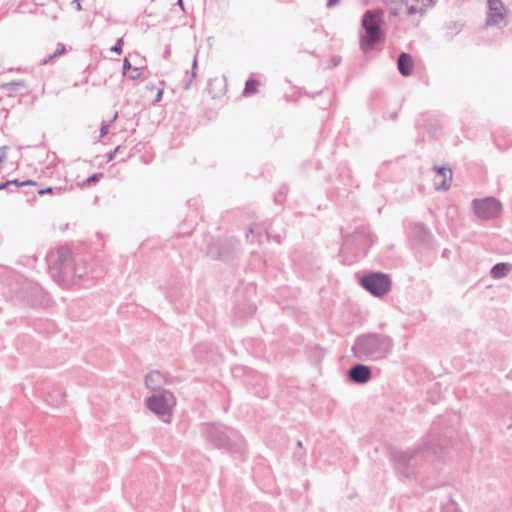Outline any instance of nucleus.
Wrapping results in <instances>:
<instances>
[{
	"mask_svg": "<svg viewBox=\"0 0 512 512\" xmlns=\"http://www.w3.org/2000/svg\"><path fill=\"white\" fill-rule=\"evenodd\" d=\"M49 273L51 277L62 286L76 284L83 279V274L78 273L79 263L72 258V253L67 247H60L57 251L47 256Z\"/></svg>",
	"mask_w": 512,
	"mask_h": 512,
	"instance_id": "f257e3e1",
	"label": "nucleus"
},
{
	"mask_svg": "<svg viewBox=\"0 0 512 512\" xmlns=\"http://www.w3.org/2000/svg\"><path fill=\"white\" fill-rule=\"evenodd\" d=\"M393 339L380 333H367L358 336L352 352L361 361H377L388 356L393 348Z\"/></svg>",
	"mask_w": 512,
	"mask_h": 512,
	"instance_id": "f03ea898",
	"label": "nucleus"
},
{
	"mask_svg": "<svg viewBox=\"0 0 512 512\" xmlns=\"http://www.w3.org/2000/svg\"><path fill=\"white\" fill-rule=\"evenodd\" d=\"M440 447L431 441L425 442L422 446L407 451L392 450L391 457L396 469L405 477L415 475V467L431 455L437 454Z\"/></svg>",
	"mask_w": 512,
	"mask_h": 512,
	"instance_id": "7ed1b4c3",
	"label": "nucleus"
},
{
	"mask_svg": "<svg viewBox=\"0 0 512 512\" xmlns=\"http://www.w3.org/2000/svg\"><path fill=\"white\" fill-rule=\"evenodd\" d=\"M384 23V11L382 9L367 10L362 16L361 25L365 34L360 37V47L364 52H369L374 46L385 39L382 29Z\"/></svg>",
	"mask_w": 512,
	"mask_h": 512,
	"instance_id": "20e7f679",
	"label": "nucleus"
},
{
	"mask_svg": "<svg viewBox=\"0 0 512 512\" xmlns=\"http://www.w3.org/2000/svg\"><path fill=\"white\" fill-rule=\"evenodd\" d=\"M205 435L207 441L216 448L243 454L244 438L235 429L223 425H209Z\"/></svg>",
	"mask_w": 512,
	"mask_h": 512,
	"instance_id": "39448f33",
	"label": "nucleus"
},
{
	"mask_svg": "<svg viewBox=\"0 0 512 512\" xmlns=\"http://www.w3.org/2000/svg\"><path fill=\"white\" fill-rule=\"evenodd\" d=\"M360 285L373 296L382 297L389 292L391 279L382 272H370L361 277Z\"/></svg>",
	"mask_w": 512,
	"mask_h": 512,
	"instance_id": "423d86ee",
	"label": "nucleus"
},
{
	"mask_svg": "<svg viewBox=\"0 0 512 512\" xmlns=\"http://www.w3.org/2000/svg\"><path fill=\"white\" fill-rule=\"evenodd\" d=\"M501 203L494 197L473 199L472 209L479 218L490 220L496 218L501 212Z\"/></svg>",
	"mask_w": 512,
	"mask_h": 512,
	"instance_id": "0eeeda50",
	"label": "nucleus"
},
{
	"mask_svg": "<svg viewBox=\"0 0 512 512\" xmlns=\"http://www.w3.org/2000/svg\"><path fill=\"white\" fill-rule=\"evenodd\" d=\"M175 398L170 391L162 390L146 400L147 407L155 414L164 416L170 413Z\"/></svg>",
	"mask_w": 512,
	"mask_h": 512,
	"instance_id": "6e6552de",
	"label": "nucleus"
},
{
	"mask_svg": "<svg viewBox=\"0 0 512 512\" xmlns=\"http://www.w3.org/2000/svg\"><path fill=\"white\" fill-rule=\"evenodd\" d=\"M505 8L501 0H488V16L486 25L500 24L505 19Z\"/></svg>",
	"mask_w": 512,
	"mask_h": 512,
	"instance_id": "1a4fd4ad",
	"label": "nucleus"
},
{
	"mask_svg": "<svg viewBox=\"0 0 512 512\" xmlns=\"http://www.w3.org/2000/svg\"><path fill=\"white\" fill-rule=\"evenodd\" d=\"M348 379L356 384L367 383L372 376L371 368L364 364H355L347 372Z\"/></svg>",
	"mask_w": 512,
	"mask_h": 512,
	"instance_id": "9d476101",
	"label": "nucleus"
},
{
	"mask_svg": "<svg viewBox=\"0 0 512 512\" xmlns=\"http://www.w3.org/2000/svg\"><path fill=\"white\" fill-rule=\"evenodd\" d=\"M397 66L402 76H410L413 72L414 64L409 53L402 52L398 56Z\"/></svg>",
	"mask_w": 512,
	"mask_h": 512,
	"instance_id": "9b49d317",
	"label": "nucleus"
},
{
	"mask_svg": "<svg viewBox=\"0 0 512 512\" xmlns=\"http://www.w3.org/2000/svg\"><path fill=\"white\" fill-rule=\"evenodd\" d=\"M164 384V377L158 371H151L145 377V385L148 389L152 391H157L161 389Z\"/></svg>",
	"mask_w": 512,
	"mask_h": 512,
	"instance_id": "f8f14e48",
	"label": "nucleus"
},
{
	"mask_svg": "<svg viewBox=\"0 0 512 512\" xmlns=\"http://www.w3.org/2000/svg\"><path fill=\"white\" fill-rule=\"evenodd\" d=\"M432 0H408L407 8L408 15H414L417 13H423L425 7L431 5Z\"/></svg>",
	"mask_w": 512,
	"mask_h": 512,
	"instance_id": "ddd939ff",
	"label": "nucleus"
},
{
	"mask_svg": "<svg viewBox=\"0 0 512 512\" xmlns=\"http://www.w3.org/2000/svg\"><path fill=\"white\" fill-rule=\"evenodd\" d=\"M511 270L509 263L500 262L495 264L490 271V275L494 279H500L505 277Z\"/></svg>",
	"mask_w": 512,
	"mask_h": 512,
	"instance_id": "4468645a",
	"label": "nucleus"
},
{
	"mask_svg": "<svg viewBox=\"0 0 512 512\" xmlns=\"http://www.w3.org/2000/svg\"><path fill=\"white\" fill-rule=\"evenodd\" d=\"M197 65H198V61H197V57L195 56L194 60H193L191 72H186L184 79L182 81L183 89L188 90L191 87L192 82L196 76L195 70L197 68Z\"/></svg>",
	"mask_w": 512,
	"mask_h": 512,
	"instance_id": "2eb2a0df",
	"label": "nucleus"
},
{
	"mask_svg": "<svg viewBox=\"0 0 512 512\" xmlns=\"http://www.w3.org/2000/svg\"><path fill=\"white\" fill-rule=\"evenodd\" d=\"M413 234L420 242H427L430 238V233L423 224H415Z\"/></svg>",
	"mask_w": 512,
	"mask_h": 512,
	"instance_id": "dca6fc26",
	"label": "nucleus"
},
{
	"mask_svg": "<svg viewBox=\"0 0 512 512\" xmlns=\"http://www.w3.org/2000/svg\"><path fill=\"white\" fill-rule=\"evenodd\" d=\"M65 52H66L65 45L63 43H58L55 52L53 54L49 55L48 57L44 58L41 61V65H46V64L50 63L53 59H55L58 56L63 55Z\"/></svg>",
	"mask_w": 512,
	"mask_h": 512,
	"instance_id": "f3484780",
	"label": "nucleus"
},
{
	"mask_svg": "<svg viewBox=\"0 0 512 512\" xmlns=\"http://www.w3.org/2000/svg\"><path fill=\"white\" fill-rule=\"evenodd\" d=\"M259 85L260 82L258 80L252 78L248 79L245 83L243 95L248 96L250 94L256 93Z\"/></svg>",
	"mask_w": 512,
	"mask_h": 512,
	"instance_id": "a211bd4d",
	"label": "nucleus"
},
{
	"mask_svg": "<svg viewBox=\"0 0 512 512\" xmlns=\"http://www.w3.org/2000/svg\"><path fill=\"white\" fill-rule=\"evenodd\" d=\"M436 172L439 176L443 177V181L441 184L437 185V189H447L449 186L446 184L447 174L452 176V171L450 169H446L445 167H436Z\"/></svg>",
	"mask_w": 512,
	"mask_h": 512,
	"instance_id": "6ab92c4d",
	"label": "nucleus"
},
{
	"mask_svg": "<svg viewBox=\"0 0 512 512\" xmlns=\"http://www.w3.org/2000/svg\"><path fill=\"white\" fill-rule=\"evenodd\" d=\"M387 5L390 6V12L393 15H397L398 5H408V0H386Z\"/></svg>",
	"mask_w": 512,
	"mask_h": 512,
	"instance_id": "aec40b11",
	"label": "nucleus"
},
{
	"mask_svg": "<svg viewBox=\"0 0 512 512\" xmlns=\"http://www.w3.org/2000/svg\"><path fill=\"white\" fill-rule=\"evenodd\" d=\"M103 177L102 173H95L89 176L86 180L83 181V186H91L96 184Z\"/></svg>",
	"mask_w": 512,
	"mask_h": 512,
	"instance_id": "412c9836",
	"label": "nucleus"
},
{
	"mask_svg": "<svg viewBox=\"0 0 512 512\" xmlns=\"http://www.w3.org/2000/svg\"><path fill=\"white\" fill-rule=\"evenodd\" d=\"M442 512H457V504L453 500L442 506Z\"/></svg>",
	"mask_w": 512,
	"mask_h": 512,
	"instance_id": "4be33fe9",
	"label": "nucleus"
},
{
	"mask_svg": "<svg viewBox=\"0 0 512 512\" xmlns=\"http://www.w3.org/2000/svg\"><path fill=\"white\" fill-rule=\"evenodd\" d=\"M123 38H119L116 43L111 47V51L121 54L122 53V46H123Z\"/></svg>",
	"mask_w": 512,
	"mask_h": 512,
	"instance_id": "5701e85b",
	"label": "nucleus"
},
{
	"mask_svg": "<svg viewBox=\"0 0 512 512\" xmlns=\"http://www.w3.org/2000/svg\"><path fill=\"white\" fill-rule=\"evenodd\" d=\"M141 75H142V69L141 68H133L132 72L128 75V77L131 80H136V79H139Z\"/></svg>",
	"mask_w": 512,
	"mask_h": 512,
	"instance_id": "b1692460",
	"label": "nucleus"
},
{
	"mask_svg": "<svg viewBox=\"0 0 512 512\" xmlns=\"http://www.w3.org/2000/svg\"><path fill=\"white\" fill-rule=\"evenodd\" d=\"M77 262L79 263L78 273H82L84 278L87 275V262L84 260H78Z\"/></svg>",
	"mask_w": 512,
	"mask_h": 512,
	"instance_id": "393cba45",
	"label": "nucleus"
},
{
	"mask_svg": "<svg viewBox=\"0 0 512 512\" xmlns=\"http://www.w3.org/2000/svg\"><path fill=\"white\" fill-rule=\"evenodd\" d=\"M122 149V146H117L112 152L109 153L108 161L115 159L118 156L119 151H121Z\"/></svg>",
	"mask_w": 512,
	"mask_h": 512,
	"instance_id": "a878e982",
	"label": "nucleus"
},
{
	"mask_svg": "<svg viewBox=\"0 0 512 512\" xmlns=\"http://www.w3.org/2000/svg\"><path fill=\"white\" fill-rule=\"evenodd\" d=\"M8 182H12V185H15L16 187L34 184V182L31 180H27V181H23V182H18V180H8Z\"/></svg>",
	"mask_w": 512,
	"mask_h": 512,
	"instance_id": "bb28decb",
	"label": "nucleus"
},
{
	"mask_svg": "<svg viewBox=\"0 0 512 512\" xmlns=\"http://www.w3.org/2000/svg\"><path fill=\"white\" fill-rule=\"evenodd\" d=\"M132 66L128 58L123 60V75H127L128 70H131Z\"/></svg>",
	"mask_w": 512,
	"mask_h": 512,
	"instance_id": "cd10ccee",
	"label": "nucleus"
},
{
	"mask_svg": "<svg viewBox=\"0 0 512 512\" xmlns=\"http://www.w3.org/2000/svg\"><path fill=\"white\" fill-rule=\"evenodd\" d=\"M108 127H109L108 124H106V123L102 124V126L100 128V138H103L108 134V132H109Z\"/></svg>",
	"mask_w": 512,
	"mask_h": 512,
	"instance_id": "c85d7f7f",
	"label": "nucleus"
},
{
	"mask_svg": "<svg viewBox=\"0 0 512 512\" xmlns=\"http://www.w3.org/2000/svg\"><path fill=\"white\" fill-rule=\"evenodd\" d=\"M7 149H8L7 146L0 147V163H2L7 157V154H6Z\"/></svg>",
	"mask_w": 512,
	"mask_h": 512,
	"instance_id": "c756f323",
	"label": "nucleus"
},
{
	"mask_svg": "<svg viewBox=\"0 0 512 512\" xmlns=\"http://www.w3.org/2000/svg\"><path fill=\"white\" fill-rule=\"evenodd\" d=\"M53 188L52 187H47V188H44V189H41L38 191V193L40 195H44V194H48V193H52L53 192Z\"/></svg>",
	"mask_w": 512,
	"mask_h": 512,
	"instance_id": "7c9ffc66",
	"label": "nucleus"
},
{
	"mask_svg": "<svg viewBox=\"0 0 512 512\" xmlns=\"http://www.w3.org/2000/svg\"><path fill=\"white\" fill-rule=\"evenodd\" d=\"M340 0H328L327 1V8H332L334 6H336L338 3H339Z\"/></svg>",
	"mask_w": 512,
	"mask_h": 512,
	"instance_id": "2f4dec72",
	"label": "nucleus"
},
{
	"mask_svg": "<svg viewBox=\"0 0 512 512\" xmlns=\"http://www.w3.org/2000/svg\"><path fill=\"white\" fill-rule=\"evenodd\" d=\"M55 393H56L57 396H59V399H56V402L60 403L62 401V399L64 398L65 394L62 393L60 390L55 391Z\"/></svg>",
	"mask_w": 512,
	"mask_h": 512,
	"instance_id": "473e14b6",
	"label": "nucleus"
},
{
	"mask_svg": "<svg viewBox=\"0 0 512 512\" xmlns=\"http://www.w3.org/2000/svg\"><path fill=\"white\" fill-rule=\"evenodd\" d=\"M331 61H332L334 66H337L340 63V61H341V57L334 56V57H332Z\"/></svg>",
	"mask_w": 512,
	"mask_h": 512,
	"instance_id": "72a5a7b5",
	"label": "nucleus"
},
{
	"mask_svg": "<svg viewBox=\"0 0 512 512\" xmlns=\"http://www.w3.org/2000/svg\"><path fill=\"white\" fill-rule=\"evenodd\" d=\"M12 185V182H3V183H0V191L6 189L8 186Z\"/></svg>",
	"mask_w": 512,
	"mask_h": 512,
	"instance_id": "f704fd0d",
	"label": "nucleus"
},
{
	"mask_svg": "<svg viewBox=\"0 0 512 512\" xmlns=\"http://www.w3.org/2000/svg\"><path fill=\"white\" fill-rule=\"evenodd\" d=\"M81 1H82V0H73V1H72V3H73V4H74V3L76 4V10H77V11H81V10H82V7H81Z\"/></svg>",
	"mask_w": 512,
	"mask_h": 512,
	"instance_id": "c9c22d12",
	"label": "nucleus"
},
{
	"mask_svg": "<svg viewBox=\"0 0 512 512\" xmlns=\"http://www.w3.org/2000/svg\"><path fill=\"white\" fill-rule=\"evenodd\" d=\"M122 148H123V149H122L121 151H119L118 155H122V157H121V159H120V160H121V161H124V160H125V158H126V156H124V151H125V149H126V148H125V147H122Z\"/></svg>",
	"mask_w": 512,
	"mask_h": 512,
	"instance_id": "e433bc0d",
	"label": "nucleus"
},
{
	"mask_svg": "<svg viewBox=\"0 0 512 512\" xmlns=\"http://www.w3.org/2000/svg\"><path fill=\"white\" fill-rule=\"evenodd\" d=\"M170 53H171V51H170V48L168 47V48L165 50V52H164V58H165V59H168V57L170 56Z\"/></svg>",
	"mask_w": 512,
	"mask_h": 512,
	"instance_id": "4c0bfd02",
	"label": "nucleus"
},
{
	"mask_svg": "<svg viewBox=\"0 0 512 512\" xmlns=\"http://www.w3.org/2000/svg\"><path fill=\"white\" fill-rule=\"evenodd\" d=\"M162 90H159L158 93H157V97H156V101H159L161 96H162Z\"/></svg>",
	"mask_w": 512,
	"mask_h": 512,
	"instance_id": "58836bf2",
	"label": "nucleus"
},
{
	"mask_svg": "<svg viewBox=\"0 0 512 512\" xmlns=\"http://www.w3.org/2000/svg\"><path fill=\"white\" fill-rule=\"evenodd\" d=\"M397 116H398V113H397V112H393V113L390 115V117H391V119H392V120H396Z\"/></svg>",
	"mask_w": 512,
	"mask_h": 512,
	"instance_id": "ea45409f",
	"label": "nucleus"
},
{
	"mask_svg": "<svg viewBox=\"0 0 512 512\" xmlns=\"http://www.w3.org/2000/svg\"><path fill=\"white\" fill-rule=\"evenodd\" d=\"M177 4L181 6V8L183 9V1L182 0H178L177 1Z\"/></svg>",
	"mask_w": 512,
	"mask_h": 512,
	"instance_id": "a19ab883",
	"label": "nucleus"
},
{
	"mask_svg": "<svg viewBox=\"0 0 512 512\" xmlns=\"http://www.w3.org/2000/svg\"><path fill=\"white\" fill-rule=\"evenodd\" d=\"M297 446H298L300 449H302V442H301V441H298V442H297Z\"/></svg>",
	"mask_w": 512,
	"mask_h": 512,
	"instance_id": "79ce46f5",
	"label": "nucleus"
},
{
	"mask_svg": "<svg viewBox=\"0 0 512 512\" xmlns=\"http://www.w3.org/2000/svg\"><path fill=\"white\" fill-rule=\"evenodd\" d=\"M275 239H276V241H277L278 243L280 242V237H279V236H277Z\"/></svg>",
	"mask_w": 512,
	"mask_h": 512,
	"instance_id": "37998d69",
	"label": "nucleus"
},
{
	"mask_svg": "<svg viewBox=\"0 0 512 512\" xmlns=\"http://www.w3.org/2000/svg\"><path fill=\"white\" fill-rule=\"evenodd\" d=\"M10 86L18 85V83H10Z\"/></svg>",
	"mask_w": 512,
	"mask_h": 512,
	"instance_id": "c03bdc74",
	"label": "nucleus"
}]
</instances>
